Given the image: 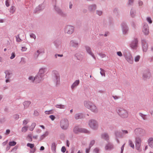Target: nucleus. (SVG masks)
<instances>
[{
    "mask_svg": "<svg viewBox=\"0 0 153 153\" xmlns=\"http://www.w3.org/2000/svg\"><path fill=\"white\" fill-rule=\"evenodd\" d=\"M84 117L83 114L82 113L76 114L74 116V117L76 120H78L83 118Z\"/></svg>",
    "mask_w": 153,
    "mask_h": 153,
    "instance_id": "29",
    "label": "nucleus"
},
{
    "mask_svg": "<svg viewBox=\"0 0 153 153\" xmlns=\"http://www.w3.org/2000/svg\"><path fill=\"white\" fill-rule=\"evenodd\" d=\"M146 21L150 24H151L152 23V21L151 20V18L149 17H148L146 18Z\"/></svg>",
    "mask_w": 153,
    "mask_h": 153,
    "instance_id": "53",
    "label": "nucleus"
},
{
    "mask_svg": "<svg viewBox=\"0 0 153 153\" xmlns=\"http://www.w3.org/2000/svg\"><path fill=\"white\" fill-rule=\"evenodd\" d=\"M117 111L119 116L122 118H126L128 117V111L122 107L118 108L117 109Z\"/></svg>",
    "mask_w": 153,
    "mask_h": 153,
    "instance_id": "1",
    "label": "nucleus"
},
{
    "mask_svg": "<svg viewBox=\"0 0 153 153\" xmlns=\"http://www.w3.org/2000/svg\"><path fill=\"white\" fill-rule=\"evenodd\" d=\"M149 27L148 25L146 23H144L143 25L142 30L145 35H147L149 33Z\"/></svg>",
    "mask_w": 153,
    "mask_h": 153,
    "instance_id": "12",
    "label": "nucleus"
},
{
    "mask_svg": "<svg viewBox=\"0 0 153 153\" xmlns=\"http://www.w3.org/2000/svg\"><path fill=\"white\" fill-rule=\"evenodd\" d=\"M54 8L56 12L61 16L65 17L66 16V14L59 7L56 6V5L54 6Z\"/></svg>",
    "mask_w": 153,
    "mask_h": 153,
    "instance_id": "15",
    "label": "nucleus"
},
{
    "mask_svg": "<svg viewBox=\"0 0 153 153\" xmlns=\"http://www.w3.org/2000/svg\"><path fill=\"white\" fill-rule=\"evenodd\" d=\"M97 54L102 58H104L106 56V55L105 54L102 53H98Z\"/></svg>",
    "mask_w": 153,
    "mask_h": 153,
    "instance_id": "56",
    "label": "nucleus"
},
{
    "mask_svg": "<svg viewBox=\"0 0 153 153\" xmlns=\"http://www.w3.org/2000/svg\"><path fill=\"white\" fill-rule=\"evenodd\" d=\"M26 140L29 142H31L32 141V137L31 134H29L27 135Z\"/></svg>",
    "mask_w": 153,
    "mask_h": 153,
    "instance_id": "42",
    "label": "nucleus"
},
{
    "mask_svg": "<svg viewBox=\"0 0 153 153\" xmlns=\"http://www.w3.org/2000/svg\"><path fill=\"white\" fill-rule=\"evenodd\" d=\"M27 146L28 147H29L31 149H32L34 147V144L28 143L27 144Z\"/></svg>",
    "mask_w": 153,
    "mask_h": 153,
    "instance_id": "50",
    "label": "nucleus"
},
{
    "mask_svg": "<svg viewBox=\"0 0 153 153\" xmlns=\"http://www.w3.org/2000/svg\"><path fill=\"white\" fill-rule=\"evenodd\" d=\"M87 131L85 129L80 128L77 126L75 127L73 129L74 132L76 134L80 132H86Z\"/></svg>",
    "mask_w": 153,
    "mask_h": 153,
    "instance_id": "14",
    "label": "nucleus"
},
{
    "mask_svg": "<svg viewBox=\"0 0 153 153\" xmlns=\"http://www.w3.org/2000/svg\"><path fill=\"white\" fill-rule=\"evenodd\" d=\"M53 81L56 83V85H58L59 83L60 77L58 72L54 71H53Z\"/></svg>",
    "mask_w": 153,
    "mask_h": 153,
    "instance_id": "4",
    "label": "nucleus"
},
{
    "mask_svg": "<svg viewBox=\"0 0 153 153\" xmlns=\"http://www.w3.org/2000/svg\"><path fill=\"white\" fill-rule=\"evenodd\" d=\"M10 0H6L5 1V5L7 7H9L10 6Z\"/></svg>",
    "mask_w": 153,
    "mask_h": 153,
    "instance_id": "59",
    "label": "nucleus"
},
{
    "mask_svg": "<svg viewBox=\"0 0 153 153\" xmlns=\"http://www.w3.org/2000/svg\"><path fill=\"white\" fill-rule=\"evenodd\" d=\"M74 30V28L73 26L68 25L65 27L64 31L65 33L71 35L73 33Z\"/></svg>",
    "mask_w": 153,
    "mask_h": 153,
    "instance_id": "7",
    "label": "nucleus"
},
{
    "mask_svg": "<svg viewBox=\"0 0 153 153\" xmlns=\"http://www.w3.org/2000/svg\"><path fill=\"white\" fill-rule=\"evenodd\" d=\"M36 125V123H32L31 126L30 127L29 130L30 131H32Z\"/></svg>",
    "mask_w": 153,
    "mask_h": 153,
    "instance_id": "41",
    "label": "nucleus"
},
{
    "mask_svg": "<svg viewBox=\"0 0 153 153\" xmlns=\"http://www.w3.org/2000/svg\"><path fill=\"white\" fill-rule=\"evenodd\" d=\"M138 40L137 38H134L130 44V47L133 50H136L138 47Z\"/></svg>",
    "mask_w": 153,
    "mask_h": 153,
    "instance_id": "5",
    "label": "nucleus"
},
{
    "mask_svg": "<svg viewBox=\"0 0 153 153\" xmlns=\"http://www.w3.org/2000/svg\"><path fill=\"white\" fill-rule=\"evenodd\" d=\"M15 10V7L14 6H12L10 9V12L12 14L14 13Z\"/></svg>",
    "mask_w": 153,
    "mask_h": 153,
    "instance_id": "48",
    "label": "nucleus"
},
{
    "mask_svg": "<svg viewBox=\"0 0 153 153\" xmlns=\"http://www.w3.org/2000/svg\"><path fill=\"white\" fill-rule=\"evenodd\" d=\"M122 33L124 34H127L129 30V28L127 24L124 22H123L121 25Z\"/></svg>",
    "mask_w": 153,
    "mask_h": 153,
    "instance_id": "10",
    "label": "nucleus"
},
{
    "mask_svg": "<svg viewBox=\"0 0 153 153\" xmlns=\"http://www.w3.org/2000/svg\"><path fill=\"white\" fill-rule=\"evenodd\" d=\"M46 71V68H42L39 69V72L38 74L43 77Z\"/></svg>",
    "mask_w": 153,
    "mask_h": 153,
    "instance_id": "22",
    "label": "nucleus"
},
{
    "mask_svg": "<svg viewBox=\"0 0 153 153\" xmlns=\"http://www.w3.org/2000/svg\"><path fill=\"white\" fill-rule=\"evenodd\" d=\"M140 144H135L136 149L138 150H140Z\"/></svg>",
    "mask_w": 153,
    "mask_h": 153,
    "instance_id": "61",
    "label": "nucleus"
},
{
    "mask_svg": "<svg viewBox=\"0 0 153 153\" xmlns=\"http://www.w3.org/2000/svg\"><path fill=\"white\" fill-rule=\"evenodd\" d=\"M93 104V103L89 100H85L84 102L85 107L88 109H89V108H91V106Z\"/></svg>",
    "mask_w": 153,
    "mask_h": 153,
    "instance_id": "21",
    "label": "nucleus"
},
{
    "mask_svg": "<svg viewBox=\"0 0 153 153\" xmlns=\"http://www.w3.org/2000/svg\"><path fill=\"white\" fill-rule=\"evenodd\" d=\"M33 114L35 116H37L39 115V113L37 111L35 110L34 111Z\"/></svg>",
    "mask_w": 153,
    "mask_h": 153,
    "instance_id": "64",
    "label": "nucleus"
},
{
    "mask_svg": "<svg viewBox=\"0 0 153 153\" xmlns=\"http://www.w3.org/2000/svg\"><path fill=\"white\" fill-rule=\"evenodd\" d=\"M75 56L79 61H82L83 58V56L80 53H76L75 54Z\"/></svg>",
    "mask_w": 153,
    "mask_h": 153,
    "instance_id": "28",
    "label": "nucleus"
},
{
    "mask_svg": "<svg viewBox=\"0 0 153 153\" xmlns=\"http://www.w3.org/2000/svg\"><path fill=\"white\" fill-rule=\"evenodd\" d=\"M80 81L79 80H76L72 84L71 86V89L73 90L79 85Z\"/></svg>",
    "mask_w": 153,
    "mask_h": 153,
    "instance_id": "27",
    "label": "nucleus"
},
{
    "mask_svg": "<svg viewBox=\"0 0 153 153\" xmlns=\"http://www.w3.org/2000/svg\"><path fill=\"white\" fill-rule=\"evenodd\" d=\"M139 115L142 118L143 120H146L147 118H146V115L144 114H143L142 113H139Z\"/></svg>",
    "mask_w": 153,
    "mask_h": 153,
    "instance_id": "43",
    "label": "nucleus"
},
{
    "mask_svg": "<svg viewBox=\"0 0 153 153\" xmlns=\"http://www.w3.org/2000/svg\"><path fill=\"white\" fill-rule=\"evenodd\" d=\"M100 149L98 148H96L94 150L93 152L94 153H99Z\"/></svg>",
    "mask_w": 153,
    "mask_h": 153,
    "instance_id": "57",
    "label": "nucleus"
},
{
    "mask_svg": "<svg viewBox=\"0 0 153 153\" xmlns=\"http://www.w3.org/2000/svg\"><path fill=\"white\" fill-rule=\"evenodd\" d=\"M28 79L31 82H35V77L32 76H30L28 77Z\"/></svg>",
    "mask_w": 153,
    "mask_h": 153,
    "instance_id": "46",
    "label": "nucleus"
},
{
    "mask_svg": "<svg viewBox=\"0 0 153 153\" xmlns=\"http://www.w3.org/2000/svg\"><path fill=\"white\" fill-rule=\"evenodd\" d=\"M140 58V56L139 55H137L134 58V61L135 62H138Z\"/></svg>",
    "mask_w": 153,
    "mask_h": 153,
    "instance_id": "52",
    "label": "nucleus"
},
{
    "mask_svg": "<svg viewBox=\"0 0 153 153\" xmlns=\"http://www.w3.org/2000/svg\"><path fill=\"white\" fill-rule=\"evenodd\" d=\"M97 8V6L95 4H89L88 7V10L91 12H94Z\"/></svg>",
    "mask_w": 153,
    "mask_h": 153,
    "instance_id": "17",
    "label": "nucleus"
},
{
    "mask_svg": "<svg viewBox=\"0 0 153 153\" xmlns=\"http://www.w3.org/2000/svg\"><path fill=\"white\" fill-rule=\"evenodd\" d=\"M56 143L55 142H53L52 143L51 146V150L53 152H56Z\"/></svg>",
    "mask_w": 153,
    "mask_h": 153,
    "instance_id": "33",
    "label": "nucleus"
},
{
    "mask_svg": "<svg viewBox=\"0 0 153 153\" xmlns=\"http://www.w3.org/2000/svg\"><path fill=\"white\" fill-rule=\"evenodd\" d=\"M100 70H101L100 71V74L102 76H105V71L101 68H100Z\"/></svg>",
    "mask_w": 153,
    "mask_h": 153,
    "instance_id": "51",
    "label": "nucleus"
},
{
    "mask_svg": "<svg viewBox=\"0 0 153 153\" xmlns=\"http://www.w3.org/2000/svg\"><path fill=\"white\" fill-rule=\"evenodd\" d=\"M30 104V102L29 101H26L24 102L23 103V105L24 106V108L26 109L28 108Z\"/></svg>",
    "mask_w": 153,
    "mask_h": 153,
    "instance_id": "36",
    "label": "nucleus"
},
{
    "mask_svg": "<svg viewBox=\"0 0 153 153\" xmlns=\"http://www.w3.org/2000/svg\"><path fill=\"white\" fill-rule=\"evenodd\" d=\"M30 38L34 39V40H35L36 38V35L33 33H31L30 35Z\"/></svg>",
    "mask_w": 153,
    "mask_h": 153,
    "instance_id": "55",
    "label": "nucleus"
},
{
    "mask_svg": "<svg viewBox=\"0 0 153 153\" xmlns=\"http://www.w3.org/2000/svg\"><path fill=\"white\" fill-rule=\"evenodd\" d=\"M54 44L56 48L58 49H60L61 48V42L59 40H56L54 42Z\"/></svg>",
    "mask_w": 153,
    "mask_h": 153,
    "instance_id": "26",
    "label": "nucleus"
},
{
    "mask_svg": "<svg viewBox=\"0 0 153 153\" xmlns=\"http://www.w3.org/2000/svg\"><path fill=\"white\" fill-rule=\"evenodd\" d=\"M95 143V141L94 140H92L90 141L89 145V147L90 148H91V147Z\"/></svg>",
    "mask_w": 153,
    "mask_h": 153,
    "instance_id": "49",
    "label": "nucleus"
},
{
    "mask_svg": "<svg viewBox=\"0 0 153 153\" xmlns=\"http://www.w3.org/2000/svg\"><path fill=\"white\" fill-rule=\"evenodd\" d=\"M151 75V73L149 71H145L143 74V78L144 80L149 79Z\"/></svg>",
    "mask_w": 153,
    "mask_h": 153,
    "instance_id": "19",
    "label": "nucleus"
},
{
    "mask_svg": "<svg viewBox=\"0 0 153 153\" xmlns=\"http://www.w3.org/2000/svg\"><path fill=\"white\" fill-rule=\"evenodd\" d=\"M91 111L94 113H97L98 112V109L96 106L93 103L89 108Z\"/></svg>",
    "mask_w": 153,
    "mask_h": 153,
    "instance_id": "24",
    "label": "nucleus"
},
{
    "mask_svg": "<svg viewBox=\"0 0 153 153\" xmlns=\"http://www.w3.org/2000/svg\"><path fill=\"white\" fill-rule=\"evenodd\" d=\"M44 52L45 51L44 49L42 48H40L34 53L33 55V57L35 59H37L40 54L41 53H44Z\"/></svg>",
    "mask_w": 153,
    "mask_h": 153,
    "instance_id": "16",
    "label": "nucleus"
},
{
    "mask_svg": "<svg viewBox=\"0 0 153 153\" xmlns=\"http://www.w3.org/2000/svg\"><path fill=\"white\" fill-rule=\"evenodd\" d=\"M49 118L52 120H54L55 119V116L53 115H51L49 116Z\"/></svg>",
    "mask_w": 153,
    "mask_h": 153,
    "instance_id": "62",
    "label": "nucleus"
},
{
    "mask_svg": "<svg viewBox=\"0 0 153 153\" xmlns=\"http://www.w3.org/2000/svg\"><path fill=\"white\" fill-rule=\"evenodd\" d=\"M130 25L133 28H135L136 27L137 25L135 22L132 21L130 23Z\"/></svg>",
    "mask_w": 153,
    "mask_h": 153,
    "instance_id": "40",
    "label": "nucleus"
},
{
    "mask_svg": "<svg viewBox=\"0 0 153 153\" xmlns=\"http://www.w3.org/2000/svg\"><path fill=\"white\" fill-rule=\"evenodd\" d=\"M108 143L106 144L105 149L106 150H111L114 149V146L113 144L109 142Z\"/></svg>",
    "mask_w": 153,
    "mask_h": 153,
    "instance_id": "18",
    "label": "nucleus"
},
{
    "mask_svg": "<svg viewBox=\"0 0 153 153\" xmlns=\"http://www.w3.org/2000/svg\"><path fill=\"white\" fill-rule=\"evenodd\" d=\"M43 76L38 74L35 77V83H37L40 82L43 79Z\"/></svg>",
    "mask_w": 153,
    "mask_h": 153,
    "instance_id": "23",
    "label": "nucleus"
},
{
    "mask_svg": "<svg viewBox=\"0 0 153 153\" xmlns=\"http://www.w3.org/2000/svg\"><path fill=\"white\" fill-rule=\"evenodd\" d=\"M122 134L123 135H125L126 134H128V131L126 130H122Z\"/></svg>",
    "mask_w": 153,
    "mask_h": 153,
    "instance_id": "58",
    "label": "nucleus"
},
{
    "mask_svg": "<svg viewBox=\"0 0 153 153\" xmlns=\"http://www.w3.org/2000/svg\"><path fill=\"white\" fill-rule=\"evenodd\" d=\"M45 7V6L44 4L39 5L36 8L34 11L35 13L38 12L44 9Z\"/></svg>",
    "mask_w": 153,
    "mask_h": 153,
    "instance_id": "25",
    "label": "nucleus"
},
{
    "mask_svg": "<svg viewBox=\"0 0 153 153\" xmlns=\"http://www.w3.org/2000/svg\"><path fill=\"white\" fill-rule=\"evenodd\" d=\"M134 133L136 135L143 136L145 135V131L143 129L141 128H137L134 130Z\"/></svg>",
    "mask_w": 153,
    "mask_h": 153,
    "instance_id": "8",
    "label": "nucleus"
},
{
    "mask_svg": "<svg viewBox=\"0 0 153 153\" xmlns=\"http://www.w3.org/2000/svg\"><path fill=\"white\" fill-rule=\"evenodd\" d=\"M15 53L14 52H12L11 53V56L10 58L11 59H13L15 57Z\"/></svg>",
    "mask_w": 153,
    "mask_h": 153,
    "instance_id": "60",
    "label": "nucleus"
},
{
    "mask_svg": "<svg viewBox=\"0 0 153 153\" xmlns=\"http://www.w3.org/2000/svg\"><path fill=\"white\" fill-rule=\"evenodd\" d=\"M69 125V121L67 119L63 118L61 120L60 122V126L62 129L63 130L67 129Z\"/></svg>",
    "mask_w": 153,
    "mask_h": 153,
    "instance_id": "2",
    "label": "nucleus"
},
{
    "mask_svg": "<svg viewBox=\"0 0 153 153\" xmlns=\"http://www.w3.org/2000/svg\"><path fill=\"white\" fill-rule=\"evenodd\" d=\"M136 10L135 8H132L130 11V15L132 18H134L136 15Z\"/></svg>",
    "mask_w": 153,
    "mask_h": 153,
    "instance_id": "30",
    "label": "nucleus"
},
{
    "mask_svg": "<svg viewBox=\"0 0 153 153\" xmlns=\"http://www.w3.org/2000/svg\"><path fill=\"white\" fill-rule=\"evenodd\" d=\"M45 113L46 114H53V111L52 110H51L48 111H45Z\"/></svg>",
    "mask_w": 153,
    "mask_h": 153,
    "instance_id": "47",
    "label": "nucleus"
},
{
    "mask_svg": "<svg viewBox=\"0 0 153 153\" xmlns=\"http://www.w3.org/2000/svg\"><path fill=\"white\" fill-rule=\"evenodd\" d=\"M13 118L16 120H18L19 118V115L18 114H15L13 115Z\"/></svg>",
    "mask_w": 153,
    "mask_h": 153,
    "instance_id": "63",
    "label": "nucleus"
},
{
    "mask_svg": "<svg viewBox=\"0 0 153 153\" xmlns=\"http://www.w3.org/2000/svg\"><path fill=\"white\" fill-rule=\"evenodd\" d=\"M79 45V42L78 40L75 39L71 40L69 43V46L74 48L77 49Z\"/></svg>",
    "mask_w": 153,
    "mask_h": 153,
    "instance_id": "9",
    "label": "nucleus"
},
{
    "mask_svg": "<svg viewBox=\"0 0 153 153\" xmlns=\"http://www.w3.org/2000/svg\"><path fill=\"white\" fill-rule=\"evenodd\" d=\"M88 124L90 127L93 130H97L98 128V123L96 120L94 119L90 120L88 122Z\"/></svg>",
    "mask_w": 153,
    "mask_h": 153,
    "instance_id": "3",
    "label": "nucleus"
},
{
    "mask_svg": "<svg viewBox=\"0 0 153 153\" xmlns=\"http://www.w3.org/2000/svg\"><path fill=\"white\" fill-rule=\"evenodd\" d=\"M101 138L106 141L107 142L109 141V136L108 134L106 133H102L101 134Z\"/></svg>",
    "mask_w": 153,
    "mask_h": 153,
    "instance_id": "20",
    "label": "nucleus"
},
{
    "mask_svg": "<svg viewBox=\"0 0 153 153\" xmlns=\"http://www.w3.org/2000/svg\"><path fill=\"white\" fill-rule=\"evenodd\" d=\"M148 142L149 146L153 149V138L152 137L149 138L148 140Z\"/></svg>",
    "mask_w": 153,
    "mask_h": 153,
    "instance_id": "32",
    "label": "nucleus"
},
{
    "mask_svg": "<svg viewBox=\"0 0 153 153\" xmlns=\"http://www.w3.org/2000/svg\"><path fill=\"white\" fill-rule=\"evenodd\" d=\"M141 42L143 51L146 52L148 48V44L146 40V39H143L141 40Z\"/></svg>",
    "mask_w": 153,
    "mask_h": 153,
    "instance_id": "13",
    "label": "nucleus"
},
{
    "mask_svg": "<svg viewBox=\"0 0 153 153\" xmlns=\"http://www.w3.org/2000/svg\"><path fill=\"white\" fill-rule=\"evenodd\" d=\"M141 143V138L138 137H137L135 138V144H140Z\"/></svg>",
    "mask_w": 153,
    "mask_h": 153,
    "instance_id": "35",
    "label": "nucleus"
},
{
    "mask_svg": "<svg viewBox=\"0 0 153 153\" xmlns=\"http://www.w3.org/2000/svg\"><path fill=\"white\" fill-rule=\"evenodd\" d=\"M28 128V127L27 126H25L23 127L21 129V131L22 132H25L27 131Z\"/></svg>",
    "mask_w": 153,
    "mask_h": 153,
    "instance_id": "44",
    "label": "nucleus"
},
{
    "mask_svg": "<svg viewBox=\"0 0 153 153\" xmlns=\"http://www.w3.org/2000/svg\"><path fill=\"white\" fill-rule=\"evenodd\" d=\"M128 143L129 145L132 149H134V146L131 140H128Z\"/></svg>",
    "mask_w": 153,
    "mask_h": 153,
    "instance_id": "39",
    "label": "nucleus"
},
{
    "mask_svg": "<svg viewBox=\"0 0 153 153\" xmlns=\"http://www.w3.org/2000/svg\"><path fill=\"white\" fill-rule=\"evenodd\" d=\"M48 132L47 131H46L44 134L42 135L40 137V140H41L43 139L45 137L48 135Z\"/></svg>",
    "mask_w": 153,
    "mask_h": 153,
    "instance_id": "38",
    "label": "nucleus"
},
{
    "mask_svg": "<svg viewBox=\"0 0 153 153\" xmlns=\"http://www.w3.org/2000/svg\"><path fill=\"white\" fill-rule=\"evenodd\" d=\"M126 60L130 64H132L133 62V58L131 53L128 52L123 54Z\"/></svg>",
    "mask_w": 153,
    "mask_h": 153,
    "instance_id": "6",
    "label": "nucleus"
},
{
    "mask_svg": "<svg viewBox=\"0 0 153 153\" xmlns=\"http://www.w3.org/2000/svg\"><path fill=\"white\" fill-rule=\"evenodd\" d=\"M55 107L58 108L60 109H64L65 108V106L64 105L61 104H58L55 105Z\"/></svg>",
    "mask_w": 153,
    "mask_h": 153,
    "instance_id": "34",
    "label": "nucleus"
},
{
    "mask_svg": "<svg viewBox=\"0 0 153 153\" xmlns=\"http://www.w3.org/2000/svg\"><path fill=\"white\" fill-rule=\"evenodd\" d=\"M16 144V142L15 141H13L12 142H10L9 143V145L10 146H13L15 145Z\"/></svg>",
    "mask_w": 153,
    "mask_h": 153,
    "instance_id": "54",
    "label": "nucleus"
},
{
    "mask_svg": "<svg viewBox=\"0 0 153 153\" xmlns=\"http://www.w3.org/2000/svg\"><path fill=\"white\" fill-rule=\"evenodd\" d=\"M16 41L18 42H20L22 41L23 40V38L21 37V38H20L19 34H18L16 36Z\"/></svg>",
    "mask_w": 153,
    "mask_h": 153,
    "instance_id": "37",
    "label": "nucleus"
},
{
    "mask_svg": "<svg viewBox=\"0 0 153 153\" xmlns=\"http://www.w3.org/2000/svg\"><path fill=\"white\" fill-rule=\"evenodd\" d=\"M96 14L99 16H100L102 15V11L101 10H97L96 11Z\"/></svg>",
    "mask_w": 153,
    "mask_h": 153,
    "instance_id": "45",
    "label": "nucleus"
},
{
    "mask_svg": "<svg viewBox=\"0 0 153 153\" xmlns=\"http://www.w3.org/2000/svg\"><path fill=\"white\" fill-rule=\"evenodd\" d=\"M5 74V78L7 79H9L12 76V73L9 71L7 70L4 72Z\"/></svg>",
    "mask_w": 153,
    "mask_h": 153,
    "instance_id": "31",
    "label": "nucleus"
},
{
    "mask_svg": "<svg viewBox=\"0 0 153 153\" xmlns=\"http://www.w3.org/2000/svg\"><path fill=\"white\" fill-rule=\"evenodd\" d=\"M85 48L87 53L89 55H90L94 59L96 60V57L94 54L93 53L91 48L88 46H85Z\"/></svg>",
    "mask_w": 153,
    "mask_h": 153,
    "instance_id": "11",
    "label": "nucleus"
}]
</instances>
